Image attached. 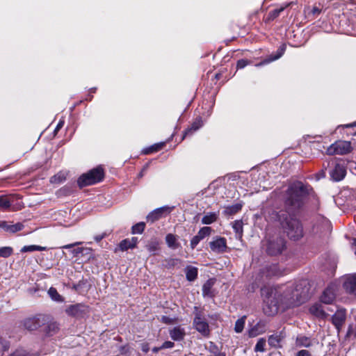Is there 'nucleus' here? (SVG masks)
<instances>
[{"mask_svg":"<svg viewBox=\"0 0 356 356\" xmlns=\"http://www.w3.org/2000/svg\"><path fill=\"white\" fill-rule=\"evenodd\" d=\"M351 248L356 254V238H353L351 242Z\"/></svg>","mask_w":356,"mask_h":356,"instance_id":"57","label":"nucleus"},{"mask_svg":"<svg viewBox=\"0 0 356 356\" xmlns=\"http://www.w3.org/2000/svg\"><path fill=\"white\" fill-rule=\"evenodd\" d=\"M356 127V121L351 124L346 125V127Z\"/></svg>","mask_w":356,"mask_h":356,"instance_id":"60","label":"nucleus"},{"mask_svg":"<svg viewBox=\"0 0 356 356\" xmlns=\"http://www.w3.org/2000/svg\"><path fill=\"white\" fill-rule=\"evenodd\" d=\"M296 356H312L311 353L305 349L300 350L297 352Z\"/></svg>","mask_w":356,"mask_h":356,"instance_id":"49","label":"nucleus"},{"mask_svg":"<svg viewBox=\"0 0 356 356\" xmlns=\"http://www.w3.org/2000/svg\"><path fill=\"white\" fill-rule=\"evenodd\" d=\"M193 327L203 337H208L210 335V329L203 312L197 307H194Z\"/></svg>","mask_w":356,"mask_h":356,"instance_id":"4","label":"nucleus"},{"mask_svg":"<svg viewBox=\"0 0 356 356\" xmlns=\"http://www.w3.org/2000/svg\"><path fill=\"white\" fill-rule=\"evenodd\" d=\"M0 343L2 346L3 351H7L10 348V342L6 339H3L1 337H0Z\"/></svg>","mask_w":356,"mask_h":356,"instance_id":"47","label":"nucleus"},{"mask_svg":"<svg viewBox=\"0 0 356 356\" xmlns=\"http://www.w3.org/2000/svg\"><path fill=\"white\" fill-rule=\"evenodd\" d=\"M248 63L246 60H244V59L239 60L237 62V67L238 68H243L244 67H245L248 65Z\"/></svg>","mask_w":356,"mask_h":356,"instance_id":"50","label":"nucleus"},{"mask_svg":"<svg viewBox=\"0 0 356 356\" xmlns=\"http://www.w3.org/2000/svg\"><path fill=\"white\" fill-rule=\"evenodd\" d=\"M246 316H244L242 318L238 319L235 323L234 330L237 333H240L243 331L244 328L245 321Z\"/></svg>","mask_w":356,"mask_h":356,"instance_id":"38","label":"nucleus"},{"mask_svg":"<svg viewBox=\"0 0 356 356\" xmlns=\"http://www.w3.org/2000/svg\"><path fill=\"white\" fill-rule=\"evenodd\" d=\"M161 350H162V348H161V346L160 347H154V348H153L152 351L154 353H158Z\"/></svg>","mask_w":356,"mask_h":356,"instance_id":"59","label":"nucleus"},{"mask_svg":"<svg viewBox=\"0 0 356 356\" xmlns=\"http://www.w3.org/2000/svg\"><path fill=\"white\" fill-rule=\"evenodd\" d=\"M266 323L264 321L258 322L252 328L249 330L250 337H256L266 332Z\"/></svg>","mask_w":356,"mask_h":356,"instance_id":"19","label":"nucleus"},{"mask_svg":"<svg viewBox=\"0 0 356 356\" xmlns=\"http://www.w3.org/2000/svg\"><path fill=\"white\" fill-rule=\"evenodd\" d=\"M67 174L65 172H59L50 179L51 184H60L66 180Z\"/></svg>","mask_w":356,"mask_h":356,"instance_id":"28","label":"nucleus"},{"mask_svg":"<svg viewBox=\"0 0 356 356\" xmlns=\"http://www.w3.org/2000/svg\"><path fill=\"white\" fill-rule=\"evenodd\" d=\"M145 224L143 222L134 225L131 229L132 234H142L145 229Z\"/></svg>","mask_w":356,"mask_h":356,"instance_id":"40","label":"nucleus"},{"mask_svg":"<svg viewBox=\"0 0 356 356\" xmlns=\"http://www.w3.org/2000/svg\"><path fill=\"white\" fill-rule=\"evenodd\" d=\"M232 227L235 232L241 237L243 235V222L241 220H235L233 222Z\"/></svg>","mask_w":356,"mask_h":356,"instance_id":"39","label":"nucleus"},{"mask_svg":"<svg viewBox=\"0 0 356 356\" xmlns=\"http://www.w3.org/2000/svg\"><path fill=\"white\" fill-rule=\"evenodd\" d=\"M13 253V249L11 247L6 246L0 248V257L8 258Z\"/></svg>","mask_w":356,"mask_h":356,"instance_id":"37","label":"nucleus"},{"mask_svg":"<svg viewBox=\"0 0 356 356\" xmlns=\"http://www.w3.org/2000/svg\"><path fill=\"white\" fill-rule=\"evenodd\" d=\"M266 273L267 277L280 276L283 274L277 264H273L268 266L266 268Z\"/></svg>","mask_w":356,"mask_h":356,"instance_id":"25","label":"nucleus"},{"mask_svg":"<svg viewBox=\"0 0 356 356\" xmlns=\"http://www.w3.org/2000/svg\"><path fill=\"white\" fill-rule=\"evenodd\" d=\"M170 211V209L168 207L156 209L147 215V220L153 223L169 213Z\"/></svg>","mask_w":356,"mask_h":356,"instance_id":"11","label":"nucleus"},{"mask_svg":"<svg viewBox=\"0 0 356 356\" xmlns=\"http://www.w3.org/2000/svg\"><path fill=\"white\" fill-rule=\"evenodd\" d=\"M214 284L213 280H207L202 286V293L204 296H212L211 289Z\"/></svg>","mask_w":356,"mask_h":356,"instance_id":"31","label":"nucleus"},{"mask_svg":"<svg viewBox=\"0 0 356 356\" xmlns=\"http://www.w3.org/2000/svg\"><path fill=\"white\" fill-rule=\"evenodd\" d=\"M0 227L3 229L6 232L10 233H15L22 230L24 227V225L20 222H17L14 225H9L7 222L2 221L0 222Z\"/></svg>","mask_w":356,"mask_h":356,"instance_id":"20","label":"nucleus"},{"mask_svg":"<svg viewBox=\"0 0 356 356\" xmlns=\"http://www.w3.org/2000/svg\"><path fill=\"white\" fill-rule=\"evenodd\" d=\"M343 287L348 293L356 295V274L346 278Z\"/></svg>","mask_w":356,"mask_h":356,"instance_id":"16","label":"nucleus"},{"mask_svg":"<svg viewBox=\"0 0 356 356\" xmlns=\"http://www.w3.org/2000/svg\"><path fill=\"white\" fill-rule=\"evenodd\" d=\"M261 293L264 302L269 305L270 311H266L269 315L277 314L280 307L286 309L298 306L306 299L305 296L298 293V289L291 286H264L261 288Z\"/></svg>","mask_w":356,"mask_h":356,"instance_id":"2","label":"nucleus"},{"mask_svg":"<svg viewBox=\"0 0 356 356\" xmlns=\"http://www.w3.org/2000/svg\"><path fill=\"white\" fill-rule=\"evenodd\" d=\"M165 145L164 142L154 144L153 145L147 147L143 150L144 154H150L161 150Z\"/></svg>","mask_w":356,"mask_h":356,"instance_id":"26","label":"nucleus"},{"mask_svg":"<svg viewBox=\"0 0 356 356\" xmlns=\"http://www.w3.org/2000/svg\"><path fill=\"white\" fill-rule=\"evenodd\" d=\"M211 250L216 253L222 254L226 252L227 241L223 237H218L209 243Z\"/></svg>","mask_w":356,"mask_h":356,"instance_id":"10","label":"nucleus"},{"mask_svg":"<svg viewBox=\"0 0 356 356\" xmlns=\"http://www.w3.org/2000/svg\"><path fill=\"white\" fill-rule=\"evenodd\" d=\"M9 356H29V353L22 348H18L13 352Z\"/></svg>","mask_w":356,"mask_h":356,"instance_id":"44","label":"nucleus"},{"mask_svg":"<svg viewBox=\"0 0 356 356\" xmlns=\"http://www.w3.org/2000/svg\"><path fill=\"white\" fill-rule=\"evenodd\" d=\"M328 161H325V162L323 163V169H327V168H328V167H329V166H327V162H328Z\"/></svg>","mask_w":356,"mask_h":356,"instance_id":"61","label":"nucleus"},{"mask_svg":"<svg viewBox=\"0 0 356 356\" xmlns=\"http://www.w3.org/2000/svg\"><path fill=\"white\" fill-rule=\"evenodd\" d=\"M186 278L188 281H193L197 276V268L193 266H188L186 269Z\"/></svg>","mask_w":356,"mask_h":356,"instance_id":"32","label":"nucleus"},{"mask_svg":"<svg viewBox=\"0 0 356 356\" xmlns=\"http://www.w3.org/2000/svg\"><path fill=\"white\" fill-rule=\"evenodd\" d=\"M309 312L314 316L324 319L327 316V314L324 311L323 307L320 304H315L309 308Z\"/></svg>","mask_w":356,"mask_h":356,"instance_id":"21","label":"nucleus"},{"mask_svg":"<svg viewBox=\"0 0 356 356\" xmlns=\"http://www.w3.org/2000/svg\"><path fill=\"white\" fill-rule=\"evenodd\" d=\"M46 250H47L46 247H42V246L36 245H31L24 246L22 248L21 252H33V251H44Z\"/></svg>","mask_w":356,"mask_h":356,"instance_id":"35","label":"nucleus"},{"mask_svg":"<svg viewBox=\"0 0 356 356\" xmlns=\"http://www.w3.org/2000/svg\"><path fill=\"white\" fill-rule=\"evenodd\" d=\"M141 349L144 353H147L149 350V343H142Z\"/></svg>","mask_w":356,"mask_h":356,"instance_id":"52","label":"nucleus"},{"mask_svg":"<svg viewBox=\"0 0 356 356\" xmlns=\"http://www.w3.org/2000/svg\"><path fill=\"white\" fill-rule=\"evenodd\" d=\"M48 294L54 301L59 302L64 301V298L58 293L56 288L51 287L48 291Z\"/></svg>","mask_w":356,"mask_h":356,"instance_id":"33","label":"nucleus"},{"mask_svg":"<svg viewBox=\"0 0 356 356\" xmlns=\"http://www.w3.org/2000/svg\"><path fill=\"white\" fill-rule=\"evenodd\" d=\"M10 207V201L6 196H0V208L6 209Z\"/></svg>","mask_w":356,"mask_h":356,"instance_id":"43","label":"nucleus"},{"mask_svg":"<svg viewBox=\"0 0 356 356\" xmlns=\"http://www.w3.org/2000/svg\"><path fill=\"white\" fill-rule=\"evenodd\" d=\"M327 166L334 167V169L330 172L333 180L339 181L345 177L346 175L345 166L342 163H338L335 159H330L327 162Z\"/></svg>","mask_w":356,"mask_h":356,"instance_id":"9","label":"nucleus"},{"mask_svg":"<svg viewBox=\"0 0 356 356\" xmlns=\"http://www.w3.org/2000/svg\"><path fill=\"white\" fill-rule=\"evenodd\" d=\"M241 209H242L241 204H239V203L235 204L234 205L228 206V207H225L224 213L226 216H232V215H234V214H236V213H238L239 211L241 210Z\"/></svg>","mask_w":356,"mask_h":356,"instance_id":"30","label":"nucleus"},{"mask_svg":"<svg viewBox=\"0 0 356 356\" xmlns=\"http://www.w3.org/2000/svg\"><path fill=\"white\" fill-rule=\"evenodd\" d=\"M284 51H285V48L284 47H280L275 54H271V55L268 56L266 58L263 60L261 62L256 64V66L260 67L261 65L268 64L269 63L280 58L283 55Z\"/></svg>","mask_w":356,"mask_h":356,"instance_id":"18","label":"nucleus"},{"mask_svg":"<svg viewBox=\"0 0 356 356\" xmlns=\"http://www.w3.org/2000/svg\"><path fill=\"white\" fill-rule=\"evenodd\" d=\"M175 346V343L172 341H165L161 346V348L162 349H166V348H172Z\"/></svg>","mask_w":356,"mask_h":356,"instance_id":"48","label":"nucleus"},{"mask_svg":"<svg viewBox=\"0 0 356 356\" xmlns=\"http://www.w3.org/2000/svg\"><path fill=\"white\" fill-rule=\"evenodd\" d=\"M81 243V242H76V243H74L67 244V245L62 246L61 248L70 249V248H73L74 246H75L76 245H79Z\"/></svg>","mask_w":356,"mask_h":356,"instance_id":"54","label":"nucleus"},{"mask_svg":"<svg viewBox=\"0 0 356 356\" xmlns=\"http://www.w3.org/2000/svg\"><path fill=\"white\" fill-rule=\"evenodd\" d=\"M284 337L280 334H273L268 337V343L272 347H280V343L283 339Z\"/></svg>","mask_w":356,"mask_h":356,"instance_id":"29","label":"nucleus"},{"mask_svg":"<svg viewBox=\"0 0 356 356\" xmlns=\"http://www.w3.org/2000/svg\"><path fill=\"white\" fill-rule=\"evenodd\" d=\"M161 321L163 323L170 325V324H174L176 323V319L171 318L166 316H163L161 318Z\"/></svg>","mask_w":356,"mask_h":356,"instance_id":"45","label":"nucleus"},{"mask_svg":"<svg viewBox=\"0 0 356 356\" xmlns=\"http://www.w3.org/2000/svg\"><path fill=\"white\" fill-rule=\"evenodd\" d=\"M265 346H266V339L264 338H261L258 340L255 347V352H264L265 351Z\"/></svg>","mask_w":356,"mask_h":356,"instance_id":"41","label":"nucleus"},{"mask_svg":"<svg viewBox=\"0 0 356 356\" xmlns=\"http://www.w3.org/2000/svg\"><path fill=\"white\" fill-rule=\"evenodd\" d=\"M218 216L215 213H209L205 215L202 219V222L204 225L211 224L217 220Z\"/></svg>","mask_w":356,"mask_h":356,"instance_id":"34","label":"nucleus"},{"mask_svg":"<svg viewBox=\"0 0 356 356\" xmlns=\"http://www.w3.org/2000/svg\"><path fill=\"white\" fill-rule=\"evenodd\" d=\"M203 125V121L200 117L196 118L191 125L188 127L184 132L181 140H184L188 136L193 135L196 131H197Z\"/></svg>","mask_w":356,"mask_h":356,"instance_id":"13","label":"nucleus"},{"mask_svg":"<svg viewBox=\"0 0 356 356\" xmlns=\"http://www.w3.org/2000/svg\"><path fill=\"white\" fill-rule=\"evenodd\" d=\"M43 326L42 332L47 337H51L57 334L60 330L59 324L56 321H47Z\"/></svg>","mask_w":356,"mask_h":356,"instance_id":"14","label":"nucleus"},{"mask_svg":"<svg viewBox=\"0 0 356 356\" xmlns=\"http://www.w3.org/2000/svg\"><path fill=\"white\" fill-rule=\"evenodd\" d=\"M105 176L104 170L102 166H97L82 174L77 179L80 188L93 185L102 181Z\"/></svg>","mask_w":356,"mask_h":356,"instance_id":"3","label":"nucleus"},{"mask_svg":"<svg viewBox=\"0 0 356 356\" xmlns=\"http://www.w3.org/2000/svg\"><path fill=\"white\" fill-rule=\"evenodd\" d=\"M147 168H148V165L147 164V165H145L143 167V168L142 169L141 172L139 173L138 177H143V175H144V174H145V172H146V170H147Z\"/></svg>","mask_w":356,"mask_h":356,"instance_id":"56","label":"nucleus"},{"mask_svg":"<svg viewBox=\"0 0 356 356\" xmlns=\"http://www.w3.org/2000/svg\"><path fill=\"white\" fill-rule=\"evenodd\" d=\"M146 248L149 252H155L159 249V243L156 240L150 241Z\"/></svg>","mask_w":356,"mask_h":356,"instance_id":"42","label":"nucleus"},{"mask_svg":"<svg viewBox=\"0 0 356 356\" xmlns=\"http://www.w3.org/2000/svg\"><path fill=\"white\" fill-rule=\"evenodd\" d=\"M288 6L289 4L284 6H280V8L270 10L266 17V21L270 22L275 19L277 17L280 16V13L283 12Z\"/></svg>","mask_w":356,"mask_h":356,"instance_id":"24","label":"nucleus"},{"mask_svg":"<svg viewBox=\"0 0 356 356\" xmlns=\"http://www.w3.org/2000/svg\"><path fill=\"white\" fill-rule=\"evenodd\" d=\"M346 318V314L344 309H338L332 317V322L338 331L340 330L345 323Z\"/></svg>","mask_w":356,"mask_h":356,"instance_id":"12","label":"nucleus"},{"mask_svg":"<svg viewBox=\"0 0 356 356\" xmlns=\"http://www.w3.org/2000/svg\"><path fill=\"white\" fill-rule=\"evenodd\" d=\"M165 241L168 247L172 249H177L179 247V243L177 242V238L172 234H168L165 236Z\"/></svg>","mask_w":356,"mask_h":356,"instance_id":"27","label":"nucleus"},{"mask_svg":"<svg viewBox=\"0 0 356 356\" xmlns=\"http://www.w3.org/2000/svg\"><path fill=\"white\" fill-rule=\"evenodd\" d=\"M138 241L137 237L125 238L120 243L119 248L121 251H127L129 249H134L136 247Z\"/></svg>","mask_w":356,"mask_h":356,"instance_id":"15","label":"nucleus"},{"mask_svg":"<svg viewBox=\"0 0 356 356\" xmlns=\"http://www.w3.org/2000/svg\"><path fill=\"white\" fill-rule=\"evenodd\" d=\"M286 243L281 236H275L270 238L268 241L266 251L270 255H277L285 249Z\"/></svg>","mask_w":356,"mask_h":356,"instance_id":"6","label":"nucleus"},{"mask_svg":"<svg viewBox=\"0 0 356 356\" xmlns=\"http://www.w3.org/2000/svg\"><path fill=\"white\" fill-rule=\"evenodd\" d=\"M351 144L350 142L345 140H339L332 144L326 151L327 154H346L351 151Z\"/></svg>","mask_w":356,"mask_h":356,"instance_id":"8","label":"nucleus"},{"mask_svg":"<svg viewBox=\"0 0 356 356\" xmlns=\"http://www.w3.org/2000/svg\"><path fill=\"white\" fill-rule=\"evenodd\" d=\"M47 320H49L48 316L39 314L25 318L22 321V325L29 331H35L44 325Z\"/></svg>","mask_w":356,"mask_h":356,"instance_id":"5","label":"nucleus"},{"mask_svg":"<svg viewBox=\"0 0 356 356\" xmlns=\"http://www.w3.org/2000/svg\"><path fill=\"white\" fill-rule=\"evenodd\" d=\"M307 194V189L301 182L292 184L288 189L285 207L287 211H280L277 214L280 225L288 237L293 241H298L304 236L303 227L300 222L290 213L299 209L303 204V199Z\"/></svg>","mask_w":356,"mask_h":356,"instance_id":"1","label":"nucleus"},{"mask_svg":"<svg viewBox=\"0 0 356 356\" xmlns=\"http://www.w3.org/2000/svg\"><path fill=\"white\" fill-rule=\"evenodd\" d=\"M106 233H103L102 234H99V235H97L95 236V240L97 241V242H99L101 241L104 238H105L106 236Z\"/></svg>","mask_w":356,"mask_h":356,"instance_id":"51","label":"nucleus"},{"mask_svg":"<svg viewBox=\"0 0 356 356\" xmlns=\"http://www.w3.org/2000/svg\"><path fill=\"white\" fill-rule=\"evenodd\" d=\"M170 337L174 341H181L182 340L185 335L186 332L184 328H181L180 326L175 327L169 331Z\"/></svg>","mask_w":356,"mask_h":356,"instance_id":"22","label":"nucleus"},{"mask_svg":"<svg viewBox=\"0 0 356 356\" xmlns=\"http://www.w3.org/2000/svg\"><path fill=\"white\" fill-rule=\"evenodd\" d=\"M83 250H84V248H78L74 249V250H72V253H73L75 256H76V255H78L79 254L82 253V252H83Z\"/></svg>","mask_w":356,"mask_h":356,"instance_id":"55","label":"nucleus"},{"mask_svg":"<svg viewBox=\"0 0 356 356\" xmlns=\"http://www.w3.org/2000/svg\"><path fill=\"white\" fill-rule=\"evenodd\" d=\"M211 232L212 229L210 227H203L199 230L197 235L202 240L205 237L209 236L211 234Z\"/></svg>","mask_w":356,"mask_h":356,"instance_id":"36","label":"nucleus"},{"mask_svg":"<svg viewBox=\"0 0 356 356\" xmlns=\"http://www.w3.org/2000/svg\"><path fill=\"white\" fill-rule=\"evenodd\" d=\"M321 13V10L316 6H314L312 10V13L314 15H318Z\"/></svg>","mask_w":356,"mask_h":356,"instance_id":"53","label":"nucleus"},{"mask_svg":"<svg viewBox=\"0 0 356 356\" xmlns=\"http://www.w3.org/2000/svg\"><path fill=\"white\" fill-rule=\"evenodd\" d=\"M90 307L83 303L71 305L65 309V313L71 317L81 318H83L90 312Z\"/></svg>","mask_w":356,"mask_h":356,"instance_id":"7","label":"nucleus"},{"mask_svg":"<svg viewBox=\"0 0 356 356\" xmlns=\"http://www.w3.org/2000/svg\"><path fill=\"white\" fill-rule=\"evenodd\" d=\"M312 345V341L309 337L306 336H298L296 339V346L298 348H309Z\"/></svg>","mask_w":356,"mask_h":356,"instance_id":"23","label":"nucleus"},{"mask_svg":"<svg viewBox=\"0 0 356 356\" xmlns=\"http://www.w3.org/2000/svg\"><path fill=\"white\" fill-rule=\"evenodd\" d=\"M335 299V292L333 287L328 286L324 290L321 297L322 302L325 304H331Z\"/></svg>","mask_w":356,"mask_h":356,"instance_id":"17","label":"nucleus"},{"mask_svg":"<svg viewBox=\"0 0 356 356\" xmlns=\"http://www.w3.org/2000/svg\"><path fill=\"white\" fill-rule=\"evenodd\" d=\"M63 124H64V122L63 121H60L58 122V124H57L54 131L55 132L58 131L63 127Z\"/></svg>","mask_w":356,"mask_h":356,"instance_id":"58","label":"nucleus"},{"mask_svg":"<svg viewBox=\"0 0 356 356\" xmlns=\"http://www.w3.org/2000/svg\"><path fill=\"white\" fill-rule=\"evenodd\" d=\"M200 241H202V239L200 237H198V235H195V236H193L191 241V249L193 250Z\"/></svg>","mask_w":356,"mask_h":356,"instance_id":"46","label":"nucleus"}]
</instances>
